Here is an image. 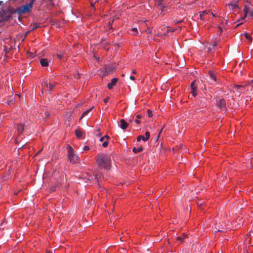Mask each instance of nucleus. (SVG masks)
Wrapping results in <instances>:
<instances>
[{
    "instance_id": "1",
    "label": "nucleus",
    "mask_w": 253,
    "mask_h": 253,
    "mask_svg": "<svg viewBox=\"0 0 253 253\" xmlns=\"http://www.w3.org/2000/svg\"><path fill=\"white\" fill-rule=\"evenodd\" d=\"M110 156L105 153L98 154L96 157V163L99 168L109 169L111 167Z\"/></svg>"
},
{
    "instance_id": "2",
    "label": "nucleus",
    "mask_w": 253,
    "mask_h": 253,
    "mask_svg": "<svg viewBox=\"0 0 253 253\" xmlns=\"http://www.w3.org/2000/svg\"><path fill=\"white\" fill-rule=\"evenodd\" d=\"M68 156L69 160L72 164L76 163L79 161V157L74 154V150L70 146H69Z\"/></svg>"
},
{
    "instance_id": "3",
    "label": "nucleus",
    "mask_w": 253,
    "mask_h": 253,
    "mask_svg": "<svg viewBox=\"0 0 253 253\" xmlns=\"http://www.w3.org/2000/svg\"><path fill=\"white\" fill-rule=\"evenodd\" d=\"M249 85H250V83L248 82V84H245V85L235 84L234 87L237 88L236 91H238L240 94H241L247 91L248 90V88L247 89L246 87Z\"/></svg>"
},
{
    "instance_id": "4",
    "label": "nucleus",
    "mask_w": 253,
    "mask_h": 253,
    "mask_svg": "<svg viewBox=\"0 0 253 253\" xmlns=\"http://www.w3.org/2000/svg\"><path fill=\"white\" fill-rule=\"evenodd\" d=\"M32 8L31 4L27 3L23 5L18 8V11L21 13H24L29 12L30 10Z\"/></svg>"
},
{
    "instance_id": "5",
    "label": "nucleus",
    "mask_w": 253,
    "mask_h": 253,
    "mask_svg": "<svg viewBox=\"0 0 253 253\" xmlns=\"http://www.w3.org/2000/svg\"><path fill=\"white\" fill-rule=\"evenodd\" d=\"M244 11L245 12V15L242 18V20H244L246 17L247 14H249V16H253V9H250L248 5H245L244 6Z\"/></svg>"
},
{
    "instance_id": "6",
    "label": "nucleus",
    "mask_w": 253,
    "mask_h": 253,
    "mask_svg": "<svg viewBox=\"0 0 253 253\" xmlns=\"http://www.w3.org/2000/svg\"><path fill=\"white\" fill-rule=\"evenodd\" d=\"M55 85H56V84L54 82L53 83H49V84H48L47 81H45L43 83L42 89L45 88H49L48 91L50 92L53 89V88L55 86Z\"/></svg>"
},
{
    "instance_id": "7",
    "label": "nucleus",
    "mask_w": 253,
    "mask_h": 253,
    "mask_svg": "<svg viewBox=\"0 0 253 253\" xmlns=\"http://www.w3.org/2000/svg\"><path fill=\"white\" fill-rule=\"evenodd\" d=\"M217 106L219 107L221 110L223 111L226 110V102L224 99H219V100L217 102Z\"/></svg>"
},
{
    "instance_id": "8",
    "label": "nucleus",
    "mask_w": 253,
    "mask_h": 253,
    "mask_svg": "<svg viewBox=\"0 0 253 253\" xmlns=\"http://www.w3.org/2000/svg\"><path fill=\"white\" fill-rule=\"evenodd\" d=\"M17 129L19 135L21 134L24 129V125L22 123H19L17 125Z\"/></svg>"
},
{
    "instance_id": "9",
    "label": "nucleus",
    "mask_w": 253,
    "mask_h": 253,
    "mask_svg": "<svg viewBox=\"0 0 253 253\" xmlns=\"http://www.w3.org/2000/svg\"><path fill=\"white\" fill-rule=\"evenodd\" d=\"M128 124L126 123L125 120L121 119L120 120V127L123 129L125 130L128 127Z\"/></svg>"
},
{
    "instance_id": "10",
    "label": "nucleus",
    "mask_w": 253,
    "mask_h": 253,
    "mask_svg": "<svg viewBox=\"0 0 253 253\" xmlns=\"http://www.w3.org/2000/svg\"><path fill=\"white\" fill-rule=\"evenodd\" d=\"M118 81L117 78H113L111 80V82L108 84V87L109 89H112L113 86L116 84Z\"/></svg>"
},
{
    "instance_id": "11",
    "label": "nucleus",
    "mask_w": 253,
    "mask_h": 253,
    "mask_svg": "<svg viewBox=\"0 0 253 253\" xmlns=\"http://www.w3.org/2000/svg\"><path fill=\"white\" fill-rule=\"evenodd\" d=\"M40 63L42 67H47L48 66L49 61L46 58H42L40 60Z\"/></svg>"
},
{
    "instance_id": "12",
    "label": "nucleus",
    "mask_w": 253,
    "mask_h": 253,
    "mask_svg": "<svg viewBox=\"0 0 253 253\" xmlns=\"http://www.w3.org/2000/svg\"><path fill=\"white\" fill-rule=\"evenodd\" d=\"M129 34L133 36H138L139 32L136 28H132L129 29Z\"/></svg>"
},
{
    "instance_id": "13",
    "label": "nucleus",
    "mask_w": 253,
    "mask_h": 253,
    "mask_svg": "<svg viewBox=\"0 0 253 253\" xmlns=\"http://www.w3.org/2000/svg\"><path fill=\"white\" fill-rule=\"evenodd\" d=\"M227 5L230 6L231 7V9L232 10L238 7L237 2H231L230 3H229Z\"/></svg>"
},
{
    "instance_id": "14",
    "label": "nucleus",
    "mask_w": 253,
    "mask_h": 253,
    "mask_svg": "<svg viewBox=\"0 0 253 253\" xmlns=\"http://www.w3.org/2000/svg\"><path fill=\"white\" fill-rule=\"evenodd\" d=\"M186 237V235L183 234L181 236L176 237V240L181 243L183 242L184 239Z\"/></svg>"
},
{
    "instance_id": "15",
    "label": "nucleus",
    "mask_w": 253,
    "mask_h": 253,
    "mask_svg": "<svg viewBox=\"0 0 253 253\" xmlns=\"http://www.w3.org/2000/svg\"><path fill=\"white\" fill-rule=\"evenodd\" d=\"M76 136L78 138H81L83 136V132L80 129H77L75 130Z\"/></svg>"
},
{
    "instance_id": "16",
    "label": "nucleus",
    "mask_w": 253,
    "mask_h": 253,
    "mask_svg": "<svg viewBox=\"0 0 253 253\" xmlns=\"http://www.w3.org/2000/svg\"><path fill=\"white\" fill-rule=\"evenodd\" d=\"M209 75L210 78L211 79L213 80V81L215 82L216 81V76H215V75L214 74V73L213 72L210 71L209 73Z\"/></svg>"
},
{
    "instance_id": "17",
    "label": "nucleus",
    "mask_w": 253,
    "mask_h": 253,
    "mask_svg": "<svg viewBox=\"0 0 253 253\" xmlns=\"http://www.w3.org/2000/svg\"><path fill=\"white\" fill-rule=\"evenodd\" d=\"M93 108V107H92V108H90L89 109H88V110L85 111L84 112L82 115V116H81L80 119H81L82 118L84 117L85 116L87 115L90 112V111L91 110V109Z\"/></svg>"
},
{
    "instance_id": "18",
    "label": "nucleus",
    "mask_w": 253,
    "mask_h": 253,
    "mask_svg": "<svg viewBox=\"0 0 253 253\" xmlns=\"http://www.w3.org/2000/svg\"><path fill=\"white\" fill-rule=\"evenodd\" d=\"M143 150V148L142 147H139V148H136L135 147H134L133 149H132V151L134 153H137L138 152H140L141 151H142Z\"/></svg>"
},
{
    "instance_id": "19",
    "label": "nucleus",
    "mask_w": 253,
    "mask_h": 253,
    "mask_svg": "<svg viewBox=\"0 0 253 253\" xmlns=\"http://www.w3.org/2000/svg\"><path fill=\"white\" fill-rule=\"evenodd\" d=\"M191 90L197 89V86L195 85V81L192 82L191 84Z\"/></svg>"
},
{
    "instance_id": "20",
    "label": "nucleus",
    "mask_w": 253,
    "mask_h": 253,
    "mask_svg": "<svg viewBox=\"0 0 253 253\" xmlns=\"http://www.w3.org/2000/svg\"><path fill=\"white\" fill-rule=\"evenodd\" d=\"M163 0H156L155 2V5L157 6L158 8L161 6L162 4V1Z\"/></svg>"
},
{
    "instance_id": "21",
    "label": "nucleus",
    "mask_w": 253,
    "mask_h": 253,
    "mask_svg": "<svg viewBox=\"0 0 253 253\" xmlns=\"http://www.w3.org/2000/svg\"><path fill=\"white\" fill-rule=\"evenodd\" d=\"M141 139L143 140L144 141H146L145 136L143 135H139V136L137 137V141H140Z\"/></svg>"
},
{
    "instance_id": "22",
    "label": "nucleus",
    "mask_w": 253,
    "mask_h": 253,
    "mask_svg": "<svg viewBox=\"0 0 253 253\" xmlns=\"http://www.w3.org/2000/svg\"><path fill=\"white\" fill-rule=\"evenodd\" d=\"M207 13L206 10L200 12V17L201 19H203V17Z\"/></svg>"
},
{
    "instance_id": "23",
    "label": "nucleus",
    "mask_w": 253,
    "mask_h": 253,
    "mask_svg": "<svg viewBox=\"0 0 253 253\" xmlns=\"http://www.w3.org/2000/svg\"><path fill=\"white\" fill-rule=\"evenodd\" d=\"M64 53L60 52L57 54L56 55L59 59H61L64 57Z\"/></svg>"
},
{
    "instance_id": "24",
    "label": "nucleus",
    "mask_w": 253,
    "mask_h": 253,
    "mask_svg": "<svg viewBox=\"0 0 253 253\" xmlns=\"http://www.w3.org/2000/svg\"><path fill=\"white\" fill-rule=\"evenodd\" d=\"M245 35L246 39H248L250 42H252V38L248 35V33H245Z\"/></svg>"
},
{
    "instance_id": "25",
    "label": "nucleus",
    "mask_w": 253,
    "mask_h": 253,
    "mask_svg": "<svg viewBox=\"0 0 253 253\" xmlns=\"http://www.w3.org/2000/svg\"><path fill=\"white\" fill-rule=\"evenodd\" d=\"M39 27H40V25H39V23H35L33 24V28L32 29V30H33L34 29H36V28H38Z\"/></svg>"
},
{
    "instance_id": "26",
    "label": "nucleus",
    "mask_w": 253,
    "mask_h": 253,
    "mask_svg": "<svg viewBox=\"0 0 253 253\" xmlns=\"http://www.w3.org/2000/svg\"><path fill=\"white\" fill-rule=\"evenodd\" d=\"M150 132L149 131H146L145 133V139H146V140H148L149 137H150Z\"/></svg>"
},
{
    "instance_id": "27",
    "label": "nucleus",
    "mask_w": 253,
    "mask_h": 253,
    "mask_svg": "<svg viewBox=\"0 0 253 253\" xmlns=\"http://www.w3.org/2000/svg\"><path fill=\"white\" fill-rule=\"evenodd\" d=\"M59 186H60V183H58L56 184V186H55V187H53H53H52L51 188V190L52 191H55L56 190V187H59Z\"/></svg>"
},
{
    "instance_id": "28",
    "label": "nucleus",
    "mask_w": 253,
    "mask_h": 253,
    "mask_svg": "<svg viewBox=\"0 0 253 253\" xmlns=\"http://www.w3.org/2000/svg\"><path fill=\"white\" fill-rule=\"evenodd\" d=\"M108 140H106L102 143V146L103 147H106L108 146Z\"/></svg>"
},
{
    "instance_id": "29",
    "label": "nucleus",
    "mask_w": 253,
    "mask_h": 253,
    "mask_svg": "<svg viewBox=\"0 0 253 253\" xmlns=\"http://www.w3.org/2000/svg\"><path fill=\"white\" fill-rule=\"evenodd\" d=\"M47 3L51 5L52 6L54 5V3L53 2V0H47Z\"/></svg>"
},
{
    "instance_id": "30",
    "label": "nucleus",
    "mask_w": 253,
    "mask_h": 253,
    "mask_svg": "<svg viewBox=\"0 0 253 253\" xmlns=\"http://www.w3.org/2000/svg\"><path fill=\"white\" fill-rule=\"evenodd\" d=\"M147 113H148V117L149 118L152 117V116H153L152 112L150 110H148Z\"/></svg>"
},
{
    "instance_id": "31",
    "label": "nucleus",
    "mask_w": 253,
    "mask_h": 253,
    "mask_svg": "<svg viewBox=\"0 0 253 253\" xmlns=\"http://www.w3.org/2000/svg\"><path fill=\"white\" fill-rule=\"evenodd\" d=\"M191 93L194 97H195L197 95V90H191Z\"/></svg>"
},
{
    "instance_id": "32",
    "label": "nucleus",
    "mask_w": 253,
    "mask_h": 253,
    "mask_svg": "<svg viewBox=\"0 0 253 253\" xmlns=\"http://www.w3.org/2000/svg\"><path fill=\"white\" fill-rule=\"evenodd\" d=\"M166 7L164 5L162 4L161 6H160L159 8L162 11H164L165 10Z\"/></svg>"
},
{
    "instance_id": "33",
    "label": "nucleus",
    "mask_w": 253,
    "mask_h": 253,
    "mask_svg": "<svg viewBox=\"0 0 253 253\" xmlns=\"http://www.w3.org/2000/svg\"><path fill=\"white\" fill-rule=\"evenodd\" d=\"M111 70V69L109 67H107L105 68V71H106V74H108L109 73V72Z\"/></svg>"
},
{
    "instance_id": "34",
    "label": "nucleus",
    "mask_w": 253,
    "mask_h": 253,
    "mask_svg": "<svg viewBox=\"0 0 253 253\" xmlns=\"http://www.w3.org/2000/svg\"><path fill=\"white\" fill-rule=\"evenodd\" d=\"M36 0H29V2L28 3L29 4H31L32 6L33 7V3Z\"/></svg>"
},
{
    "instance_id": "35",
    "label": "nucleus",
    "mask_w": 253,
    "mask_h": 253,
    "mask_svg": "<svg viewBox=\"0 0 253 253\" xmlns=\"http://www.w3.org/2000/svg\"><path fill=\"white\" fill-rule=\"evenodd\" d=\"M89 149V147L87 146H84V151H88Z\"/></svg>"
},
{
    "instance_id": "36",
    "label": "nucleus",
    "mask_w": 253,
    "mask_h": 253,
    "mask_svg": "<svg viewBox=\"0 0 253 253\" xmlns=\"http://www.w3.org/2000/svg\"><path fill=\"white\" fill-rule=\"evenodd\" d=\"M208 52H211L212 51V47L211 46H209L207 47Z\"/></svg>"
},
{
    "instance_id": "37",
    "label": "nucleus",
    "mask_w": 253,
    "mask_h": 253,
    "mask_svg": "<svg viewBox=\"0 0 253 253\" xmlns=\"http://www.w3.org/2000/svg\"><path fill=\"white\" fill-rule=\"evenodd\" d=\"M74 76H75V78H77V79H79L80 78V74L79 73L75 75Z\"/></svg>"
},
{
    "instance_id": "38",
    "label": "nucleus",
    "mask_w": 253,
    "mask_h": 253,
    "mask_svg": "<svg viewBox=\"0 0 253 253\" xmlns=\"http://www.w3.org/2000/svg\"><path fill=\"white\" fill-rule=\"evenodd\" d=\"M109 100V97H106V98L104 99V102L105 103H107V102H108Z\"/></svg>"
},
{
    "instance_id": "39",
    "label": "nucleus",
    "mask_w": 253,
    "mask_h": 253,
    "mask_svg": "<svg viewBox=\"0 0 253 253\" xmlns=\"http://www.w3.org/2000/svg\"><path fill=\"white\" fill-rule=\"evenodd\" d=\"M217 45V42L216 41H213L212 46L214 47Z\"/></svg>"
},
{
    "instance_id": "40",
    "label": "nucleus",
    "mask_w": 253,
    "mask_h": 253,
    "mask_svg": "<svg viewBox=\"0 0 253 253\" xmlns=\"http://www.w3.org/2000/svg\"><path fill=\"white\" fill-rule=\"evenodd\" d=\"M45 115L46 117H48L49 116V112L46 111L45 112Z\"/></svg>"
},
{
    "instance_id": "41",
    "label": "nucleus",
    "mask_w": 253,
    "mask_h": 253,
    "mask_svg": "<svg viewBox=\"0 0 253 253\" xmlns=\"http://www.w3.org/2000/svg\"><path fill=\"white\" fill-rule=\"evenodd\" d=\"M134 121L137 124H139L141 122L138 119H136Z\"/></svg>"
},
{
    "instance_id": "42",
    "label": "nucleus",
    "mask_w": 253,
    "mask_h": 253,
    "mask_svg": "<svg viewBox=\"0 0 253 253\" xmlns=\"http://www.w3.org/2000/svg\"><path fill=\"white\" fill-rule=\"evenodd\" d=\"M104 137V138H106L107 139V140H108L110 139V136L107 135H105Z\"/></svg>"
},
{
    "instance_id": "43",
    "label": "nucleus",
    "mask_w": 253,
    "mask_h": 253,
    "mask_svg": "<svg viewBox=\"0 0 253 253\" xmlns=\"http://www.w3.org/2000/svg\"><path fill=\"white\" fill-rule=\"evenodd\" d=\"M129 78L131 80H135V77L134 76H130Z\"/></svg>"
},
{
    "instance_id": "44",
    "label": "nucleus",
    "mask_w": 253,
    "mask_h": 253,
    "mask_svg": "<svg viewBox=\"0 0 253 253\" xmlns=\"http://www.w3.org/2000/svg\"><path fill=\"white\" fill-rule=\"evenodd\" d=\"M141 117H142V116H141V115H137L136 116V118H137V119H140Z\"/></svg>"
},
{
    "instance_id": "45",
    "label": "nucleus",
    "mask_w": 253,
    "mask_h": 253,
    "mask_svg": "<svg viewBox=\"0 0 253 253\" xmlns=\"http://www.w3.org/2000/svg\"><path fill=\"white\" fill-rule=\"evenodd\" d=\"M104 139H105V138H104V137H101V138H100L99 141H101V142H102V141H103L104 140Z\"/></svg>"
},
{
    "instance_id": "46",
    "label": "nucleus",
    "mask_w": 253,
    "mask_h": 253,
    "mask_svg": "<svg viewBox=\"0 0 253 253\" xmlns=\"http://www.w3.org/2000/svg\"><path fill=\"white\" fill-rule=\"evenodd\" d=\"M174 21V22H175V23H178L181 22L182 21V20L177 21V20H175Z\"/></svg>"
},
{
    "instance_id": "47",
    "label": "nucleus",
    "mask_w": 253,
    "mask_h": 253,
    "mask_svg": "<svg viewBox=\"0 0 253 253\" xmlns=\"http://www.w3.org/2000/svg\"><path fill=\"white\" fill-rule=\"evenodd\" d=\"M94 176H95V178L97 180H98V177H97V174H94Z\"/></svg>"
},
{
    "instance_id": "48",
    "label": "nucleus",
    "mask_w": 253,
    "mask_h": 253,
    "mask_svg": "<svg viewBox=\"0 0 253 253\" xmlns=\"http://www.w3.org/2000/svg\"><path fill=\"white\" fill-rule=\"evenodd\" d=\"M4 221H3V222H1V224H0V228H4V227H2V225H3V223H4Z\"/></svg>"
},
{
    "instance_id": "49",
    "label": "nucleus",
    "mask_w": 253,
    "mask_h": 253,
    "mask_svg": "<svg viewBox=\"0 0 253 253\" xmlns=\"http://www.w3.org/2000/svg\"><path fill=\"white\" fill-rule=\"evenodd\" d=\"M128 121H129V122H131H131H133V119H129L128 120Z\"/></svg>"
},
{
    "instance_id": "50",
    "label": "nucleus",
    "mask_w": 253,
    "mask_h": 253,
    "mask_svg": "<svg viewBox=\"0 0 253 253\" xmlns=\"http://www.w3.org/2000/svg\"><path fill=\"white\" fill-rule=\"evenodd\" d=\"M162 129H163V128H162V129H161V130H160V132H159V135H158V138L159 137V136H160V133H161V132H162Z\"/></svg>"
},
{
    "instance_id": "51",
    "label": "nucleus",
    "mask_w": 253,
    "mask_h": 253,
    "mask_svg": "<svg viewBox=\"0 0 253 253\" xmlns=\"http://www.w3.org/2000/svg\"><path fill=\"white\" fill-rule=\"evenodd\" d=\"M198 204H199V206L201 207L203 204L202 203H198Z\"/></svg>"
},
{
    "instance_id": "52",
    "label": "nucleus",
    "mask_w": 253,
    "mask_h": 253,
    "mask_svg": "<svg viewBox=\"0 0 253 253\" xmlns=\"http://www.w3.org/2000/svg\"><path fill=\"white\" fill-rule=\"evenodd\" d=\"M101 133L99 132H98V133L97 134V136H100L101 135Z\"/></svg>"
},
{
    "instance_id": "53",
    "label": "nucleus",
    "mask_w": 253,
    "mask_h": 253,
    "mask_svg": "<svg viewBox=\"0 0 253 253\" xmlns=\"http://www.w3.org/2000/svg\"><path fill=\"white\" fill-rule=\"evenodd\" d=\"M41 150L39 151L37 153L36 155H38V154H39L41 152Z\"/></svg>"
},
{
    "instance_id": "54",
    "label": "nucleus",
    "mask_w": 253,
    "mask_h": 253,
    "mask_svg": "<svg viewBox=\"0 0 253 253\" xmlns=\"http://www.w3.org/2000/svg\"><path fill=\"white\" fill-rule=\"evenodd\" d=\"M46 253H52V252L48 251L46 252Z\"/></svg>"
},
{
    "instance_id": "55",
    "label": "nucleus",
    "mask_w": 253,
    "mask_h": 253,
    "mask_svg": "<svg viewBox=\"0 0 253 253\" xmlns=\"http://www.w3.org/2000/svg\"><path fill=\"white\" fill-rule=\"evenodd\" d=\"M249 83H250V84L253 83V79Z\"/></svg>"
},
{
    "instance_id": "56",
    "label": "nucleus",
    "mask_w": 253,
    "mask_h": 253,
    "mask_svg": "<svg viewBox=\"0 0 253 253\" xmlns=\"http://www.w3.org/2000/svg\"><path fill=\"white\" fill-rule=\"evenodd\" d=\"M3 3L2 1H0V5Z\"/></svg>"
},
{
    "instance_id": "57",
    "label": "nucleus",
    "mask_w": 253,
    "mask_h": 253,
    "mask_svg": "<svg viewBox=\"0 0 253 253\" xmlns=\"http://www.w3.org/2000/svg\"><path fill=\"white\" fill-rule=\"evenodd\" d=\"M253 86H252V87H251V88H250V90H251V91H252V90H253Z\"/></svg>"
},
{
    "instance_id": "58",
    "label": "nucleus",
    "mask_w": 253,
    "mask_h": 253,
    "mask_svg": "<svg viewBox=\"0 0 253 253\" xmlns=\"http://www.w3.org/2000/svg\"><path fill=\"white\" fill-rule=\"evenodd\" d=\"M25 145H23L21 148H20L19 149L23 148L24 147Z\"/></svg>"
},
{
    "instance_id": "59",
    "label": "nucleus",
    "mask_w": 253,
    "mask_h": 253,
    "mask_svg": "<svg viewBox=\"0 0 253 253\" xmlns=\"http://www.w3.org/2000/svg\"><path fill=\"white\" fill-rule=\"evenodd\" d=\"M97 131L98 132H100V129H99V128H98V129L97 130Z\"/></svg>"
},
{
    "instance_id": "60",
    "label": "nucleus",
    "mask_w": 253,
    "mask_h": 253,
    "mask_svg": "<svg viewBox=\"0 0 253 253\" xmlns=\"http://www.w3.org/2000/svg\"><path fill=\"white\" fill-rule=\"evenodd\" d=\"M133 74H135V73H136V72H135V71H133Z\"/></svg>"
},
{
    "instance_id": "61",
    "label": "nucleus",
    "mask_w": 253,
    "mask_h": 253,
    "mask_svg": "<svg viewBox=\"0 0 253 253\" xmlns=\"http://www.w3.org/2000/svg\"><path fill=\"white\" fill-rule=\"evenodd\" d=\"M212 16H215V15H214V14L213 13H212Z\"/></svg>"
}]
</instances>
